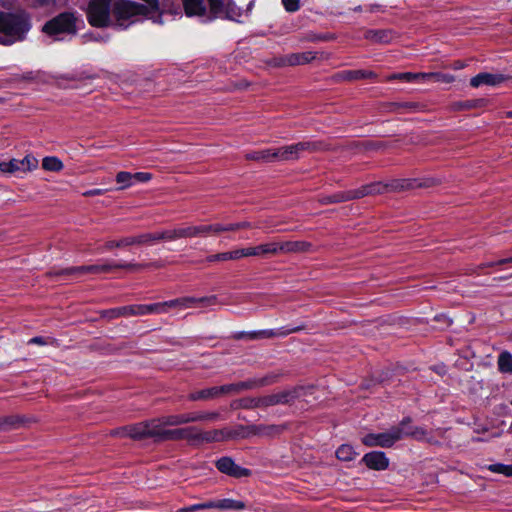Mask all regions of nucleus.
Listing matches in <instances>:
<instances>
[{"label": "nucleus", "mask_w": 512, "mask_h": 512, "mask_svg": "<svg viewBox=\"0 0 512 512\" xmlns=\"http://www.w3.org/2000/svg\"><path fill=\"white\" fill-rule=\"evenodd\" d=\"M218 303L217 296L211 295L206 297H182L169 301L152 303V304H133L125 306L126 317L144 316L151 314H163L168 312L170 308L186 309L191 307H207Z\"/></svg>", "instance_id": "f257e3e1"}, {"label": "nucleus", "mask_w": 512, "mask_h": 512, "mask_svg": "<svg viewBox=\"0 0 512 512\" xmlns=\"http://www.w3.org/2000/svg\"><path fill=\"white\" fill-rule=\"evenodd\" d=\"M31 27V18L25 11H0V34L4 35L5 45L24 41Z\"/></svg>", "instance_id": "f03ea898"}, {"label": "nucleus", "mask_w": 512, "mask_h": 512, "mask_svg": "<svg viewBox=\"0 0 512 512\" xmlns=\"http://www.w3.org/2000/svg\"><path fill=\"white\" fill-rule=\"evenodd\" d=\"M112 15L114 25L123 29L140 20L143 16L153 19L155 23H162L160 15L153 18V13L146 5L131 0H117L113 2Z\"/></svg>", "instance_id": "7ed1b4c3"}, {"label": "nucleus", "mask_w": 512, "mask_h": 512, "mask_svg": "<svg viewBox=\"0 0 512 512\" xmlns=\"http://www.w3.org/2000/svg\"><path fill=\"white\" fill-rule=\"evenodd\" d=\"M78 19L73 13L64 12L48 21L43 26V32L61 40L63 35H74L77 31Z\"/></svg>", "instance_id": "20e7f679"}, {"label": "nucleus", "mask_w": 512, "mask_h": 512, "mask_svg": "<svg viewBox=\"0 0 512 512\" xmlns=\"http://www.w3.org/2000/svg\"><path fill=\"white\" fill-rule=\"evenodd\" d=\"M278 377V374L270 373L263 377H255L246 381L224 384L218 386L219 396L237 395L246 390L268 386L275 383Z\"/></svg>", "instance_id": "39448f33"}, {"label": "nucleus", "mask_w": 512, "mask_h": 512, "mask_svg": "<svg viewBox=\"0 0 512 512\" xmlns=\"http://www.w3.org/2000/svg\"><path fill=\"white\" fill-rule=\"evenodd\" d=\"M112 4V0H91L87 11L89 23L95 27L114 25Z\"/></svg>", "instance_id": "423d86ee"}, {"label": "nucleus", "mask_w": 512, "mask_h": 512, "mask_svg": "<svg viewBox=\"0 0 512 512\" xmlns=\"http://www.w3.org/2000/svg\"><path fill=\"white\" fill-rule=\"evenodd\" d=\"M224 232L223 223L209 225L187 226L166 230V240L172 241L180 238H192L198 236H207L210 234H219Z\"/></svg>", "instance_id": "0eeeda50"}, {"label": "nucleus", "mask_w": 512, "mask_h": 512, "mask_svg": "<svg viewBox=\"0 0 512 512\" xmlns=\"http://www.w3.org/2000/svg\"><path fill=\"white\" fill-rule=\"evenodd\" d=\"M159 425V421L152 419L123 427L115 431V434L120 436H129L133 439H143L146 437L158 438V435L162 431L160 430Z\"/></svg>", "instance_id": "6e6552de"}, {"label": "nucleus", "mask_w": 512, "mask_h": 512, "mask_svg": "<svg viewBox=\"0 0 512 512\" xmlns=\"http://www.w3.org/2000/svg\"><path fill=\"white\" fill-rule=\"evenodd\" d=\"M211 13L215 17H223L233 21H240L247 11L237 7L232 0H208Z\"/></svg>", "instance_id": "1a4fd4ad"}, {"label": "nucleus", "mask_w": 512, "mask_h": 512, "mask_svg": "<svg viewBox=\"0 0 512 512\" xmlns=\"http://www.w3.org/2000/svg\"><path fill=\"white\" fill-rule=\"evenodd\" d=\"M166 230L157 233H145L138 236L124 237L118 241H108L106 243L107 249H113L115 247H124L131 245H142L153 243L155 241L166 240Z\"/></svg>", "instance_id": "9d476101"}, {"label": "nucleus", "mask_w": 512, "mask_h": 512, "mask_svg": "<svg viewBox=\"0 0 512 512\" xmlns=\"http://www.w3.org/2000/svg\"><path fill=\"white\" fill-rule=\"evenodd\" d=\"M303 388L302 387H294L285 389L264 397H261L257 400V406H273L277 404H288L294 401L296 398L301 396Z\"/></svg>", "instance_id": "9b49d317"}, {"label": "nucleus", "mask_w": 512, "mask_h": 512, "mask_svg": "<svg viewBox=\"0 0 512 512\" xmlns=\"http://www.w3.org/2000/svg\"><path fill=\"white\" fill-rule=\"evenodd\" d=\"M400 440V431L393 427L382 433H370L362 438V443L368 447L388 448Z\"/></svg>", "instance_id": "f8f14e48"}, {"label": "nucleus", "mask_w": 512, "mask_h": 512, "mask_svg": "<svg viewBox=\"0 0 512 512\" xmlns=\"http://www.w3.org/2000/svg\"><path fill=\"white\" fill-rule=\"evenodd\" d=\"M313 145L309 142H299L274 149L275 161H290L299 158V155L306 150H310Z\"/></svg>", "instance_id": "ddd939ff"}, {"label": "nucleus", "mask_w": 512, "mask_h": 512, "mask_svg": "<svg viewBox=\"0 0 512 512\" xmlns=\"http://www.w3.org/2000/svg\"><path fill=\"white\" fill-rule=\"evenodd\" d=\"M216 467L221 473L234 478H243L251 475L249 469L237 465L230 457H222L217 460Z\"/></svg>", "instance_id": "4468645a"}, {"label": "nucleus", "mask_w": 512, "mask_h": 512, "mask_svg": "<svg viewBox=\"0 0 512 512\" xmlns=\"http://www.w3.org/2000/svg\"><path fill=\"white\" fill-rule=\"evenodd\" d=\"M134 267V265H126V264H103V265H88V266H80V267H72L63 271V273L68 275H82L84 273H102L108 272L113 268H130Z\"/></svg>", "instance_id": "2eb2a0df"}, {"label": "nucleus", "mask_w": 512, "mask_h": 512, "mask_svg": "<svg viewBox=\"0 0 512 512\" xmlns=\"http://www.w3.org/2000/svg\"><path fill=\"white\" fill-rule=\"evenodd\" d=\"M362 462L372 470L382 471L388 468L389 459L386 457L385 453L382 451H372L366 453Z\"/></svg>", "instance_id": "dca6fc26"}, {"label": "nucleus", "mask_w": 512, "mask_h": 512, "mask_svg": "<svg viewBox=\"0 0 512 512\" xmlns=\"http://www.w3.org/2000/svg\"><path fill=\"white\" fill-rule=\"evenodd\" d=\"M504 81V76L501 74L492 73H479L470 80V85L478 88L481 85L496 86Z\"/></svg>", "instance_id": "f3484780"}, {"label": "nucleus", "mask_w": 512, "mask_h": 512, "mask_svg": "<svg viewBox=\"0 0 512 512\" xmlns=\"http://www.w3.org/2000/svg\"><path fill=\"white\" fill-rule=\"evenodd\" d=\"M295 331H297V328L290 329L287 331H275L272 329H268V330L252 331V332H240L237 334V338L240 339V338L247 337L251 340L260 339V338H271V337H275V336H284V335H287V334H289L291 332H295Z\"/></svg>", "instance_id": "a211bd4d"}, {"label": "nucleus", "mask_w": 512, "mask_h": 512, "mask_svg": "<svg viewBox=\"0 0 512 512\" xmlns=\"http://www.w3.org/2000/svg\"><path fill=\"white\" fill-rule=\"evenodd\" d=\"M200 437L202 438V442L211 443L231 439L234 437V434L228 429H215L211 431H203V434H201Z\"/></svg>", "instance_id": "6ab92c4d"}, {"label": "nucleus", "mask_w": 512, "mask_h": 512, "mask_svg": "<svg viewBox=\"0 0 512 512\" xmlns=\"http://www.w3.org/2000/svg\"><path fill=\"white\" fill-rule=\"evenodd\" d=\"M371 192H372L371 188L365 187L362 190L337 193V194L330 196L328 199V202H330V203L344 202V201H348L351 199L363 197Z\"/></svg>", "instance_id": "aec40b11"}, {"label": "nucleus", "mask_w": 512, "mask_h": 512, "mask_svg": "<svg viewBox=\"0 0 512 512\" xmlns=\"http://www.w3.org/2000/svg\"><path fill=\"white\" fill-rule=\"evenodd\" d=\"M187 16H205L206 6L203 0H182Z\"/></svg>", "instance_id": "412c9836"}, {"label": "nucleus", "mask_w": 512, "mask_h": 512, "mask_svg": "<svg viewBox=\"0 0 512 512\" xmlns=\"http://www.w3.org/2000/svg\"><path fill=\"white\" fill-rule=\"evenodd\" d=\"M218 386H213L205 389H201L198 391H194L189 394L188 399L191 401H200V400H212L219 398Z\"/></svg>", "instance_id": "4be33fe9"}, {"label": "nucleus", "mask_w": 512, "mask_h": 512, "mask_svg": "<svg viewBox=\"0 0 512 512\" xmlns=\"http://www.w3.org/2000/svg\"><path fill=\"white\" fill-rule=\"evenodd\" d=\"M156 420L159 421V423H161L160 427H163L166 429L167 426H176V425L188 423V416H187V414H176V415L163 416Z\"/></svg>", "instance_id": "5701e85b"}, {"label": "nucleus", "mask_w": 512, "mask_h": 512, "mask_svg": "<svg viewBox=\"0 0 512 512\" xmlns=\"http://www.w3.org/2000/svg\"><path fill=\"white\" fill-rule=\"evenodd\" d=\"M249 256H266L276 254V242L265 243L256 247H249Z\"/></svg>", "instance_id": "b1692460"}, {"label": "nucleus", "mask_w": 512, "mask_h": 512, "mask_svg": "<svg viewBox=\"0 0 512 512\" xmlns=\"http://www.w3.org/2000/svg\"><path fill=\"white\" fill-rule=\"evenodd\" d=\"M161 426V424L159 425ZM161 431V433L158 435V438L159 439H162V440H180V439H185V434L188 432L185 430V428H182V429H174V430H168V429H165L163 427H159Z\"/></svg>", "instance_id": "393cba45"}, {"label": "nucleus", "mask_w": 512, "mask_h": 512, "mask_svg": "<svg viewBox=\"0 0 512 512\" xmlns=\"http://www.w3.org/2000/svg\"><path fill=\"white\" fill-rule=\"evenodd\" d=\"M188 423L199 421H215L219 418L218 412H193L187 413Z\"/></svg>", "instance_id": "a878e982"}, {"label": "nucleus", "mask_w": 512, "mask_h": 512, "mask_svg": "<svg viewBox=\"0 0 512 512\" xmlns=\"http://www.w3.org/2000/svg\"><path fill=\"white\" fill-rule=\"evenodd\" d=\"M207 509H219L218 500H209V501H206L203 503L186 506V507L181 508L178 512H193V511L207 510Z\"/></svg>", "instance_id": "bb28decb"}, {"label": "nucleus", "mask_w": 512, "mask_h": 512, "mask_svg": "<svg viewBox=\"0 0 512 512\" xmlns=\"http://www.w3.org/2000/svg\"><path fill=\"white\" fill-rule=\"evenodd\" d=\"M207 509H219L218 500H209V501H206L203 503L186 506V507L181 508L178 512H193V511L207 510Z\"/></svg>", "instance_id": "cd10ccee"}, {"label": "nucleus", "mask_w": 512, "mask_h": 512, "mask_svg": "<svg viewBox=\"0 0 512 512\" xmlns=\"http://www.w3.org/2000/svg\"><path fill=\"white\" fill-rule=\"evenodd\" d=\"M344 78L347 80H358V79H375L376 74L368 70H350L343 73Z\"/></svg>", "instance_id": "c85d7f7f"}, {"label": "nucleus", "mask_w": 512, "mask_h": 512, "mask_svg": "<svg viewBox=\"0 0 512 512\" xmlns=\"http://www.w3.org/2000/svg\"><path fill=\"white\" fill-rule=\"evenodd\" d=\"M357 453L354 448L348 444H342L336 450V457L340 461H352L356 457Z\"/></svg>", "instance_id": "c756f323"}, {"label": "nucleus", "mask_w": 512, "mask_h": 512, "mask_svg": "<svg viewBox=\"0 0 512 512\" xmlns=\"http://www.w3.org/2000/svg\"><path fill=\"white\" fill-rule=\"evenodd\" d=\"M498 367L501 372L512 374V354L502 352L498 357Z\"/></svg>", "instance_id": "7c9ffc66"}, {"label": "nucleus", "mask_w": 512, "mask_h": 512, "mask_svg": "<svg viewBox=\"0 0 512 512\" xmlns=\"http://www.w3.org/2000/svg\"><path fill=\"white\" fill-rule=\"evenodd\" d=\"M218 507L220 510H242L245 508V504L233 499H220L218 500Z\"/></svg>", "instance_id": "2f4dec72"}, {"label": "nucleus", "mask_w": 512, "mask_h": 512, "mask_svg": "<svg viewBox=\"0 0 512 512\" xmlns=\"http://www.w3.org/2000/svg\"><path fill=\"white\" fill-rule=\"evenodd\" d=\"M311 59H313V56L311 55L310 52L296 53L289 55L286 59V63L288 65H300L309 62Z\"/></svg>", "instance_id": "473e14b6"}, {"label": "nucleus", "mask_w": 512, "mask_h": 512, "mask_svg": "<svg viewBox=\"0 0 512 512\" xmlns=\"http://www.w3.org/2000/svg\"><path fill=\"white\" fill-rule=\"evenodd\" d=\"M22 420L18 416H4L0 417V431L9 430L17 427Z\"/></svg>", "instance_id": "72a5a7b5"}, {"label": "nucleus", "mask_w": 512, "mask_h": 512, "mask_svg": "<svg viewBox=\"0 0 512 512\" xmlns=\"http://www.w3.org/2000/svg\"><path fill=\"white\" fill-rule=\"evenodd\" d=\"M483 468L493 473L503 474L507 477H512V465H505L502 463L486 465Z\"/></svg>", "instance_id": "f704fd0d"}, {"label": "nucleus", "mask_w": 512, "mask_h": 512, "mask_svg": "<svg viewBox=\"0 0 512 512\" xmlns=\"http://www.w3.org/2000/svg\"><path fill=\"white\" fill-rule=\"evenodd\" d=\"M0 171L3 173H14L17 171H21L20 160L10 159L8 161H1Z\"/></svg>", "instance_id": "c9c22d12"}, {"label": "nucleus", "mask_w": 512, "mask_h": 512, "mask_svg": "<svg viewBox=\"0 0 512 512\" xmlns=\"http://www.w3.org/2000/svg\"><path fill=\"white\" fill-rule=\"evenodd\" d=\"M273 153H274V149L269 148V149L253 152V153L249 154L248 157H249V159H252V160H262V161L270 162V161H275Z\"/></svg>", "instance_id": "e433bc0d"}, {"label": "nucleus", "mask_w": 512, "mask_h": 512, "mask_svg": "<svg viewBox=\"0 0 512 512\" xmlns=\"http://www.w3.org/2000/svg\"><path fill=\"white\" fill-rule=\"evenodd\" d=\"M42 167L47 171H60L63 164L57 157H45L42 161Z\"/></svg>", "instance_id": "4c0bfd02"}, {"label": "nucleus", "mask_w": 512, "mask_h": 512, "mask_svg": "<svg viewBox=\"0 0 512 512\" xmlns=\"http://www.w3.org/2000/svg\"><path fill=\"white\" fill-rule=\"evenodd\" d=\"M116 182L120 184L119 190H123L133 186V181L130 172L121 171L116 175Z\"/></svg>", "instance_id": "58836bf2"}, {"label": "nucleus", "mask_w": 512, "mask_h": 512, "mask_svg": "<svg viewBox=\"0 0 512 512\" xmlns=\"http://www.w3.org/2000/svg\"><path fill=\"white\" fill-rule=\"evenodd\" d=\"M20 166L22 172H29L37 168L38 160L34 156L27 155L20 160Z\"/></svg>", "instance_id": "ea45409f"}, {"label": "nucleus", "mask_w": 512, "mask_h": 512, "mask_svg": "<svg viewBox=\"0 0 512 512\" xmlns=\"http://www.w3.org/2000/svg\"><path fill=\"white\" fill-rule=\"evenodd\" d=\"M401 80L404 82H415L417 81V73L404 72L394 73L386 78V81Z\"/></svg>", "instance_id": "a19ab883"}, {"label": "nucleus", "mask_w": 512, "mask_h": 512, "mask_svg": "<svg viewBox=\"0 0 512 512\" xmlns=\"http://www.w3.org/2000/svg\"><path fill=\"white\" fill-rule=\"evenodd\" d=\"M409 420H403L399 426L393 427L400 431V440L404 437L410 436L413 438L414 426L408 425Z\"/></svg>", "instance_id": "79ce46f5"}, {"label": "nucleus", "mask_w": 512, "mask_h": 512, "mask_svg": "<svg viewBox=\"0 0 512 512\" xmlns=\"http://www.w3.org/2000/svg\"><path fill=\"white\" fill-rule=\"evenodd\" d=\"M252 227H255V226L252 225V223H250L248 221L227 223V224H224V232L237 231V230L252 228Z\"/></svg>", "instance_id": "37998d69"}, {"label": "nucleus", "mask_w": 512, "mask_h": 512, "mask_svg": "<svg viewBox=\"0 0 512 512\" xmlns=\"http://www.w3.org/2000/svg\"><path fill=\"white\" fill-rule=\"evenodd\" d=\"M103 317L108 319L126 317L125 306L105 310L103 311Z\"/></svg>", "instance_id": "c03bdc74"}, {"label": "nucleus", "mask_w": 512, "mask_h": 512, "mask_svg": "<svg viewBox=\"0 0 512 512\" xmlns=\"http://www.w3.org/2000/svg\"><path fill=\"white\" fill-rule=\"evenodd\" d=\"M413 438L418 441H427L432 443V438L430 437L427 430H425L423 427H414V435Z\"/></svg>", "instance_id": "a18cd8bd"}, {"label": "nucleus", "mask_w": 512, "mask_h": 512, "mask_svg": "<svg viewBox=\"0 0 512 512\" xmlns=\"http://www.w3.org/2000/svg\"><path fill=\"white\" fill-rule=\"evenodd\" d=\"M455 77L451 74L441 73V72H433L432 81L441 82V83H452L454 82Z\"/></svg>", "instance_id": "49530a36"}, {"label": "nucleus", "mask_w": 512, "mask_h": 512, "mask_svg": "<svg viewBox=\"0 0 512 512\" xmlns=\"http://www.w3.org/2000/svg\"><path fill=\"white\" fill-rule=\"evenodd\" d=\"M185 430L189 431L185 434L186 440L202 442V438L200 437V435L203 434V431H200L195 427H188V428H185Z\"/></svg>", "instance_id": "de8ad7c7"}, {"label": "nucleus", "mask_w": 512, "mask_h": 512, "mask_svg": "<svg viewBox=\"0 0 512 512\" xmlns=\"http://www.w3.org/2000/svg\"><path fill=\"white\" fill-rule=\"evenodd\" d=\"M228 261L229 260H237L243 257H250L249 256V249L248 248H241L236 249L233 251L227 252Z\"/></svg>", "instance_id": "09e8293b"}, {"label": "nucleus", "mask_w": 512, "mask_h": 512, "mask_svg": "<svg viewBox=\"0 0 512 512\" xmlns=\"http://www.w3.org/2000/svg\"><path fill=\"white\" fill-rule=\"evenodd\" d=\"M294 252L293 241L276 242V254Z\"/></svg>", "instance_id": "8fccbe9b"}, {"label": "nucleus", "mask_w": 512, "mask_h": 512, "mask_svg": "<svg viewBox=\"0 0 512 512\" xmlns=\"http://www.w3.org/2000/svg\"><path fill=\"white\" fill-rule=\"evenodd\" d=\"M133 185L136 183H144L148 182L151 179L150 173L145 172H137V173H131Z\"/></svg>", "instance_id": "3c124183"}, {"label": "nucleus", "mask_w": 512, "mask_h": 512, "mask_svg": "<svg viewBox=\"0 0 512 512\" xmlns=\"http://www.w3.org/2000/svg\"><path fill=\"white\" fill-rule=\"evenodd\" d=\"M285 9L288 12H295L299 9V0H282Z\"/></svg>", "instance_id": "603ef678"}, {"label": "nucleus", "mask_w": 512, "mask_h": 512, "mask_svg": "<svg viewBox=\"0 0 512 512\" xmlns=\"http://www.w3.org/2000/svg\"><path fill=\"white\" fill-rule=\"evenodd\" d=\"M208 262H215V261H228L227 252L218 253L215 255H211L207 258Z\"/></svg>", "instance_id": "864d4df0"}, {"label": "nucleus", "mask_w": 512, "mask_h": 512, "mask_svg": "<svg viewBox=\"0 0 512 512\" xmlns=\"http://www.w3.org/2000/svg\"><path fill=\"white\" fill-rule=\"evenodd\" d=\"M310 245L302 241H293L294 252L306 251Z\"/></svg>", "instance_id": "5fc2aeb1"}, {"label": "nucleus", "mask_w": 512, "mask_h": 512, "mask_svg": "<svg viewBox=\"0 0 512 512\" xmlns=\"http://www.w3.org/2000/svg\"><path fill=\"white\" fill-rule=\"evenodd\" d=\"M107 190L106 189H91V190H87L83 193V196L85 197H92V196H98V195H103L105 194Z\"/></svg>", "instance_id": "6e6d98bb"}, {"label": "nucleus", "mask_w": 512, "mask_h": 512, "mask_svg": "<svg viewBox=\"0 0 512 512\" xmlns=\"http://www.w3.org/2000/svg\"><path fill=\"white\" fill-rule=\"evenodd\" d=\"M433 72L425 73H417V81H432Z\"/></svg>", "instance_id": "4d7b16f0"}, {"label": "nucleus", "mask_w": 512, "mask_h": 512, "mask_svg": "<svg viewBox=\"0 0 512 512\" xmlns=\"http://www.w3.org/2000/svg\"><path fill=\"white\" fill-rule=\"evenodd\" d=\"M482 102H483V100L466 101L461 104V107L465 108V109H470V108L477 107Z\"/></svg>", "instance_id": "13d9d810"}, {"label": "nucleus", "mask_w": 512, "mask_h": 512, "mask_svg": "<svg viewBox=\"0 0 512 512\" xmlns=\"http://www.w3.org/2000/svg\"><path fill=\"white\" fill-rule=\"evenodd\" d=\"M506 263H512V257L503 258L497 262H491V263L487 264V266L502 265V264H506Z\"/></svg>", "instance_id": "bf43d9fd"}, {"label": "nucleus", "mask_w": 512, "mask_h": 512, "mask_svg": "<svg viewBox=\"0 0 512 512\" xmlns=\"http://www.w3.org/2000/svg\"><path fill=\"white\" fill-rule=\"evenodd\" d=\"M29 344H39V345H43L45 344V340L42 338V337H34V338H31L28 342Z\"/></svg>", "instance_id": "052dcab7"}, {"label": "nucleus", "mask_w": 512, "mask_h": 512, "mask_svg": "<svg viewBox=\"0 0 512 512\" xmlns=\"http://www.w3.org/2000/svg\"><path fill=\"white\" fill-rule=\"evenodd\" d=\"M464 67H465V63H463L462 61H455L452 64V68L454 70H460V69H463Z\"/></svg>", "instance_id": "680f3d73"}, {"label": "nucleus", "mask_w": 512, "mask_h": 512, "mask_svg": "<svg viewBox=\"0 0 512 512\" xmlns=\"http://www.w3.org/2000/svg\"><path fill=\"white\" fill-rule=\"evenodd\" d=\"M56 0H36L37 5H48L50 3H55Z\"/></svg>", "instance_id": "e2e57ef3"}, {"label": "nucleus", "mask_w": 512, "mask_h": 512, "mask_svg": "<svg viewBox=\"0 0 512 512\" xmlns=\"http://www.w3.org/2000/svg\"><path fill=\"white\" fill-rule=\"evenodd\" d=\"M443 318L445 320V324L446 326H450L452 324V321L448 318H446L445 316H440L438 319H441Z\"/></svg>", "instance_id": "0e129e2a"}, {"label": "nucleus", "mask_w": 512, "mask_h": 512, "mask_svg": "<svg viewBox=\"0 0 512 512\" xmlns=\"http://www.w3.org/2000/svg\"><path fill=\"white\" fill-rule=\"evenodd\" d=\"M0 44L2 45H5V42H4V35H0Z\"/></svg>", "instance_id": "69168bd1"}, {"label": "nucleus", "mask_w": 512, "mask_h": 512, "mask_svg": "<svg viewBox=\"0 0 512 512\" xmlns=\"http://www.w3.org/2000/svg\"><path fill=\"white\" fill-rule=\"evenodd\" d=\"M508 117H512V112H509V113H508Z\"/></svg>", "instance_id": "338daca9"}]
</instances>
